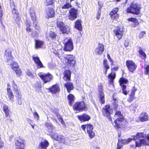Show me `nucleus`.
<instances>
[{"label":"nucleus","mask_w":149,"mask_h":149,"mask_svg":"<svg viewBox=\"0 0 149 149\" xmlns=\"http://www.w3.org/2000/svg\"><path fill=\"white\" fill-rule=\"evenodd\" d=\"M49 36L51 38H56V35L54 32L52 31H50L49 32Z\"/></svg>","instance_id":"obj_48"},{"label":"nucleus","mask_w":149,"mask_h":149,"mask_svg":"<svg viewBox=\"0 0 149 149\" xmlns=\"http://www.w3.org/2000/svg\"><path fill=\"white\" fill-rule=\"evenodd\" d=\"M140 9L141 7L140 5L137 3L133 2L130 6L127 8L126 11L128 13L138 15L139 14Z\"/></svg>","instance_id":"obj_2"},{"label":"nucleus","mask_w":149,"mask_h":149,"mask_svg":"<svg viewBox=\"0 0 149 149\" xmlns=\"http://www.w3.org/2000/svg\"><path fill=\"white\" fill-rule=\"evenodd\" d=\"M104 45L102 44L99 43L97 47L95 49V54L98 55H101L104 51Z\"/></svg>","instance_id":"obj_18"},{"label":"nucleus","mask_w":149,"mask_h":149,"mask_svg":"<svg viewBox=\"0 0 149 149\" xmlns=\"http://www.w3.org/2000/svg\"><path fill=\"white\" fill-rule=\"evenodd\" d=\"M113 33L118 39L120 40L123 35L124 30L122 28L117 27L113 30Z\"/></svg>","instance_id":"obj_14"},{"label":"nucleus","mask_w":149,"mask_h":149,"mask_svg":"<svg viewBox=\"0 0 149 149\" xmlns=\"http://www.w3.org/2000/svg\"><path fill=\"white\" fill-rule=\"evenodd\" d=\"M16 72V74L17 76H19L21 74V71L20 69L17 68L14 70Z\"/></svg>","instance_id":"obj_50"},{"label":"nucleus","mask_w":149,"mask_h":149,"mask_svg":"<svg viewBox=\"0 0 149 149\" xmlns=\"http://www.w3.org/2000/svg\"><path fill=\"white\" fill-rule=\"evenodd\" d=\"M57 116L59 119V121L61 122L62 124H63V122L61 116L59 115H58V114H57Z\"/></svg>","instance_id":"obj_54"},{"label":"nucleus","mask_w":149,"mask_h":149,"mask_svg":"<svg viewBox=\"0 0 149 149\" xmlns=\"http://www.w3.org/2000/svg\"><path fill=\"white\" fill-rule=\"evenodd\" d=\"M24 141L22 139L19 138V139L16 140L15 141V144L16 147H22L24 146Z\"/></svg>","instance_id":"obj_23"},{"label":"nucleus","mask_w":149,"mask_h":149,"mask_svg":"<svg viewBox=\"0 0 149 149\" xmlns=\"http://www.w3.org/2000/svg\"><path fill=\"white\" fill-rule=\"evenodd\" d=\"M0 148H2L3 146V142H0Z\"/></svg>","instance_id":"obj_63"},{"label":"nucleus","mask_w":149,"mask_h":149,"mask_svg":"<svg viewBox=\"0 0 149 149\" xmlns=\"http://www.w3.org/2000/svg\"><path fill=\"white\" fill-rule=\"evenodd\" d=\"M60 89L59 86L57 84L54 85L50 89V91L52 93H56L59 92Z\"/></svg>","instance_id":"obj_26"},{"label":"nucleus","mask_w":149,"mask_h":149,"mask_svg":"<svg viewBox=\"0 0 149 149\" xmlns=\"http://www.w3.org/2000/svg\"><path fill=\"white\" fill-rule=\"evenodd\" d=\"M81 127L82 130L85 131L86 129L87 132L90 138H92L94 136L95 134L92 130L93 127L91 125L88 124L82 125Z\"/></svg>","instance_id":"obj_5"},{"label":"nucleus","mask_w":149,"mask_h":149,"mask_svg":"<svg viewBox=\"0 0 149 149\" xmlns=\"http://www.w3.org/2000/svg\"><path fill=\"white\" fill-rule=\"evenodd\" d=\"M3 108L6 117H10V109L8 108V106L7 105H3Z\"/></svg>","instance_id":"obj_29"},{"label":"nucleus","mask_w":149,"mask_h":149,"mask_svg":"<svg viewBox=\"0 0 149 149\" xmlns=\"http://www.w3.org/2000/svg\"><path fill=\"white\" fill-rule=\"evenodd\" d=\"M36 64L37 65L38 68H41L43 67L42 64L40 61L39 62H38Z\"/></svg>","instance_id":"obj_53"},{"label":"nucleus","mask_w":149,"mask_h":149,"mask_svg":"<svg viewBox=\"0 0 149 149\" xmlns=\"http://www.w3.org/2000/svg\"><path fill=\"white\" fill-rule=\"evenodd\" d=\"M38 75L45 83L49 82L53 79V76L49 73L41 72L39 73Z\"/></svg>","instance_id":"obj_4"},{"label":"nucleus","mask_w":149,"mask_h":149,"mask_svg":"<svg viewBox=\"0 0 149 149\" xmlns=\"http://www.w3.org/2000/svg\"><path fill=\"white\" fill-rule=\"evenodd\" d=\"M107 59H105L103 61V65L104 69H108L109 68V66L107 63Z\"/></svg>","instance_id":"obj_41"},{"label":"nucleus","mask_w":149,"mask_h":149,"mask_svg":"<svg viewBox=\"0 0 149 149\" xmlns=\"http://www.w3.org/2000/svg\"><path fill=\"white\" fill-rule=\"evenodd\" d=\"M49 145V143L46 140H44L42 141L40 144V147L41 149H47Z\"/></svg>","instance_id":"obj_22"},{"label":"nucleus","mask_w":149,"mask_h":149,"mask_svg":"<svg viewBox=\"0 0 149 149\" xmlns=\"http://www.w3.org/2000/svg\"><path fill=\"white\" fill-rule=\"evenodd\" d=\"M100 99L102 104L104 103V93L102 92H100Z\"/></svg>","instance_id":"obj_36"},{"label":"nucleus","mask_w":149,"mask_h":149,"mask_svg":"<svg viewBox=\"0 0 149 149\" xmlns=\"http://www.w3.org/2000/svg\"><path fill=\"white\" fill-rule=\"evenodd\" d=\"M145 34V32H141L139 34V38H143Z\"/></svg>","instance_id":"obj_56"},{"label":"nucleus","mask_w":149,"mask_h":149,"mask_svg":"<svg viewBox=\"0 0 149 149\" xmlns=\"http://www.w3.org/2000/svg\"><path fill=\"white\" fill-rule=\"evenodd\" d=\"M35 41V48L36 49L42 48L43 45V42L38 40H36Z\"/></svg>","instance_id":"obj_31"},{"label":"nucleus","mask_w":149,"mask_h":149,"mask_svg":"<svg viewBox=\"0 0 149 149\" xmlns=\"http://www.w3.org/2000/svg\"><path fill=\"white\" fill-rule=\"evenodd\" d=\"M11 68L14 70L19 68V66L17 63L13 62L11 63Z\"/></svg>","instance_id":"obj_38"},{"label":"nucleus","mask_w":149,"mask_h":149,"mask_svg":"<svg viewBox=\"0 0 149 149\" xmlns=\"http://www.w3.org/2000/svg\"><path fill=\"white\" fill-rule=\"evenodd\" d=\"M34 116L35 118L37 120L39 119V116L37 112H35L34 113Z\"/></svg>","instance_id":"obj_60"},{"label":"nucleus","mask_w":149,"mask_h":149,"mask_svg":"<svg viewBox=\"0 0 149 149\" xmlns=\"http://www.w3.org/2000/svg\"><path fill=\"white\" fill-rule=\"evenodd\" d=\"M145 68V74H148L149 72V65H146V64L144 65Z\"/></svg>","instance_id":"obj_46"},{"label":"nucleus","mask_w":149,"mask_h":149,"mask_svg":"<svg viewBox=\"0 0 149 149\" xmlns=\"http://www.w3.org/2000/svg\"><path fill=\"white\" fill-rule=\"evenodd\" d=\"M127 82V80L124 78H121L120 80V85L122 88V93L126 95L129 93V91L125 90L126 86L124 84H126Z\"/></svg>","instance_id":"obj_13"},{"label":"nucleus","mask_w":149,"mask_h":149,"mask_svg":"<svg viewBox=\"0 0 149 149\" xmlns=\"http://www.w3.org/2000/svg\"><path fill=\"white\" fill-rule=\"evenodd\" d=\"M128 20L130 21L133 22V23H134V27L137 26L139 24L138 19L136 18L131 17Z\"/></svg>","instance_id":"obj_35"},{"label":"nucleus","mask_w":149,"mask_h":149,"mask_svg":"<svg viewBox=\"0 0 149 149\" xmlns=\"http://www.w3.org/2000/svg\"><path fill=\"white\" fill-rule=\"evenodd\" d=\"M3 15V12L2 10L0 9V21L1 24H2V18Z\"/></svg>","instance_id":"obj_58"},{"label":"nucleus","mask_w":149,"mask_h":149,"mask_svg":"<svg viewBox=\"0 0 149 149\" xmlns=\"http://www.w3.org/2000/svg\"><path fill=\"white\" fill-rule=\"evenodd\" d=\"M139 53L141 56V57L143 58L144 59L146 58V54L141 49H140L139 51Z\"/></svg>","instance_id":"obj_44"},{"label":"nucleus","mask_w":149,"mask_h":149,"mask_svg":"<svg viewBox=\"0 0 149 149\" xmlns=\"http://www.w3.org/2000/svg\"><path fill=\"white\" fill-rule=\"evenodd\" d=\"M57 26L63 33L68 34L70 32V27L69 26L65 25L63 22H58Z\"/></svg>","instance_id":"obj_8"},{"label":"nucleus","mask_w":149,"mask_h":149,"mask_svg":"<svg viewBox=\"0 0 149 149\" xmlns=\"http://www.w3.org/2000/svg\"><path fill=\"white\" fill-rule=\"evenodd\" d=\"M11 51L9 49H7L5 53V58H6L8 61L12 59L11 55Z\"/></svg>","instance_id":"obj_27"},{"label":"nucleus","mask_w":149,"mask_h":149,"mask_svg":"<svg viewBox=\"0 0 149 149\" xmlns=\"http://www.w3.org/2000/svg\"><path fill=\"white\" fill-rule=\"evenodd\" d=\"M65 61L68 67H73L76 63L74 57L72 55H69L64 58Z\"/></svg>","instance_id":"obj_6"},{"label":"nucleus","mask_w":149,"mask_h":149,"mask_svg":"<svg viewBox=\"0 0 149 149\" xmlns=\"http://www.w3.org/2000/svg\"><path fill=\"white\" fill-rule=\"evenodd\" d=\"M118 11V8H115L113 9L112 11L110 12V15L112 18L116 19L118 17V15L116 14Z\"/></svg>","instance_id":"obj_24"},{"label":"nucleus","mask_w":149,"mask_h":149,"mask_svg":"<svg viewBox=\"0 0 149 149\" xmlns=\"http://www.w3.org/2000/svg\"><path fill=\"white\" fill-rule=\"evenodd\" d=\"M134 95H132L130 93L129 97L127 99L128 102H131L134 99Z\"/></svg>","instance_id":"obj_45"},{"label":"nucleus","mask_w":149,"mask_h":149,"mask_svg":"<svg viewBox=\"0 0 149 149\" xmlns=\"http://www.w3.org/2000/svg\"><path fill=\"white\" fill-rule=\"evenodd\" d=\"M26 73L29 76H31L32 75V73L29 70L27 71Z\"/></svg>","instance_id":"obj_61"},{"label":"nucleus","mask_w":149,"mask_h":149,"mask_svg":"<svg viewBox=\"0 0 149 149\" xmlns=\"http://www.w3.org/2000/svg\"><path fill=\"white\" fill-rule=\"evenodd\" d=\"M53 0H46L45 3L47 6L52 4L54 3Z\"/></svg>","instance_id":"obj_47"},{"label":"nucleus","mask_w":149,"mask_h":149,"mask_svg":"<svg viewBox=\"0 0 149 149\" xmlns=\"http://www.w3.org/2000/svg\"><path fill=\"white\" fill-rule=\"evenodd\" d=\"M136 90L137 89L135 87H133L130 93L132 94V95H135V93L136 91Z\"/></svg>","instance_id":"obj_55"},{"label":"nucleus","mask_w":149,"mask_h":149,"mask_svg":"<svg viewBox=\"0 0 149 149\" xmlns=\"http://www.w3.org/2000/svg\"><path fill=\"white\" fill-rule=\"evenodd\" d=\"M132 140V139L129 138L127 139H124L121 141H122L123 144H125L129 143Z\"/></svg>","instance_id":"obj_43"},{"label":"nucleus","mask_w":149,"mask_h":149,"mask_svg":"<svg viewBox=\"0 0 149 149\" xmlns=\"http://www.w3.org/2000/svg\"><path fill=\"white\" fill-rule=\"evenodd\" d=\"M145 136V134L143 133H137L136 135V139H139Z\"/></svg>","instance_id":"obj_42"},{"label":"nucleus","mask_w":149,"mask_h":149,"mask_svg":"<svg viewBox=\"0 0 149 149\" xmlns=\"http://www.w3.org/2000/svg\"><path fill=\"white\" fill-rule=\"evenodd\" d=\"M78 10L75 8H71L69 10L68 18L71 20H75L77 17Z\"/></svg>","instance_id":"obj_7"},{"label":"nucleus","mask_w":149,"mask_h":149,"mask_svg":"<svg viewBox=\"0 0 149 149\" xmlns=\"http://www.w3.org/2000/svg\"><path fill=\"white\" fill-rule=\"evenodd\" d=\"M123 144L121 141H119L117 143V149H119L120 148L123 146Z\"/></svg>","instance_id":"obj_51"},{"label":"nucleus","mask_w":149,"mask_h":149,"mask_svg":"<svg viewBox=\"0 0 149 149\" xmlns=\"http://www.w3.org/2000/svg\"><path fill=\"white\" fill-rule=\"evenodd\" d=\"M71 72L69 70H65L64 72L63 79L66 81L70 80Z\"/></svg>","instance_id":"obj_21"},{"label":"nucleus","mask_w":149,"mask_h":149,"mask_svg":"<svg viewBox=\"0 0 149 149\" xmlns=\"http://www.w3.org/2000/svg\"><path fill=\"white\" fill-rule=\"evenodd\" d=\"M118 67H115L113 68L112 70H117L118 69Z\"/></svg>","instance_id":"obj_62"},{"label":"nucleus","mask_w":149,"mask_h":149,"mask_svg":"<svg viewBox=\"0 0 149 149\" xmlns=\"http://www.w3.org/2000/svg\"><path fill=\"white\" fill-rule=\"evenodd\" d=\"M10 84H8V87L7 88L8 92L7 94L10 100L13 102L14 95L13 92L10 90Z\"/></svg>","instance_id":"obj_25"},{"label":"nucleus","mask_w":149,"mask_h":149,"mask_svg":"<svg viewBox=\"0 0 149 149\" xmlns=\"http://www.w3.org/2000/svg\"><path fill=\"white\" fill-rule=\"evenodd\" d=\"M12 88L13 91H15L16 94H19L20 93L18 91L17 89V86L15 84L14 81H13L12 82Z\"/></svg>","instance_id":"obj_33"},{"label":"nucleus","mask_w":149,"mask_h":149,"mask_svg":"<svg viewBox=\"0 0 149 149\" xmlns=\"http://www.w3.org/2000/svg\"><path fill=\"white\" fill-rule=\"evenodd\" d=\"M77 117L80 121L83 122L88 121L91 118L89 116L86 114H83L80 116H78Z\"/></svg>","instance_id":"obj_20"},{"label":"nucleus","mask_w":149,"mask_h":149,"mask_svg":"<svg viewBox=\"0 0 149 149\" xmlns=\"http://www.w3.org/2000/svg\"><path fill=\"white\" fill-rule=\"evenodd\" d=\"M65 86L67 88L68 93H70L71 90L73 89V86L72 83L68 82L65 84Z\"/></svg>","instance_id":"obj_30"},{"label":"nucleus","mask_w":149,"mask_h":149,"mask_svg":"<svg viewBox=\"0 0 149 149\" xmlns=\"http://www.w3.org/2000/svg\"><path fill=\"white\" fill-rule=\"evenodd\" d=\"M116 77V74L114 72H111L109 74L108 78L109 79V83L110 84H113V80Z\"/></svg>","instance_id":"obj_28"},{"label":"nucleus","mask_w":149,"mask_h":149,"mask_svg":"<svg viewBox=\"0 0 149 149\" xmlns=\"http://www.w3.org/2000/svg\"><path fill=\"white\" fill-rule=\"evenodd\" d=\"M101 7L100 6L99 9L97 10V19H98L100 18L101 14L100 12H101Z\"/></svg>","instance_id":"obj_52"},{"label":"nucleus","mask_w":149,"mask_h":149,"mask_svg":"<svg viewBox=\"0 0 149 149\" xmlns=\"http://www.w3.org/2000/svg\"><path fill=\"white\" fill-rule=\"evenodd\" d=\"M71 7V5L70 3H67L62 6V9H68Z\"/></svg>","instance_id":"obj_49"},{"label":"nucleus","mask_w":149,"mask_h":149,"mask_svg":"<svg viewBox=\"0 0 149 149\" xmlns=\"http://www.w3.org/2000/svg\"><path fill=\"white\" fill-rule=\"evenodd\" d=\"M45 125L48 128L52 130L55 128V127L52 124L49 122L46 123Z\"/></svg>","instance_id":"obj_37"},{"label":"nucleus","mask_w":149,"mask_h":149,"mask_svg":"<svg viewBox=\"0 0 149 149\" xmlns=\"http://www.w3.org/2000/svg\"><path fill=\"white\" fill-rule=\"evenodd\" d=\"M149 116L148 114L145 112H143L139 116V117L136 118V120L137 122L140 121L143 122L148 120Z\"/></svg>","instance_id":"obj_15"},{"label":"nucleus","mask_w":149,"mask_h":149,"mask_svg":"<svg viewBox=\"0 0 149 149\" xmlns=\"http://www.w3.org/2000/svg\"><path fill=\"white\" fill-rule=\"evenodd\" d=\"M73 49V43L72 40L69 39L68 42L65 44L64 50L66 51H71Z\"/></svg>","instance_id":"obj_16"},{"label":"nucleus","mask_w":149,"mask_h":149,"mask_svg":"<svg viewBox=\"0 0 149 149\" xmlns=\"http://www.w3.org/2000/svg\"><path fill=\"white\" fill-rule=\"evenodd\" d=\"M136 146L140 147L142 145H149V135L147 136V139L138 140L135 142Z\"/></svg>","instance_id":"obj_11"},{"label":"nucleus","mask_w":149,"mask_h":149,"mask_svg":"<svg viewBox=\"0 0 149 149\" xmlns=\"http://www.w3.org/2000/svg\"><path fill=\"white\" fill-rule=\"evenodd\" d=\"M74 96L72 94H69L68 96V99L69 100V104L70 106L72 105V104L74 102Z\"/></svg>","instance_id":"obj_34"},{"label":"nucleus","mask_w":149,"mask_h":149,"mask_svg":"<svg viewBox=\"0 0 149 149\" xmlns=\"http://www.w3.org/2000/svg\"><path fill=\"white\" fill-rule=\"evenodd\" d=\"M29 12L32 20L33 22V25L34 27L35 28L38 29V23L36 21V14L33 9L32 8H30L29 10Z\"/></svg>","instance_id":"obj_9"},{"label":"nucleus","mask_w":149,"mask_h":149,"mask_svg":"<svg viewBox=\"0 0 149 149\" xmlns=\"http://www.w3.org/2000/svg\"><path fill=\"white\" fill-rule=\"evenodd\" d=\"M126 64L129 70L132 73L134 72L137 67L136 64L131 60L127 61Z\"/></svg>","instance_id":"obj_10"},{"label":"nucleus","mask_w":149,"mask_h":149,"mask_svg":"<svg viewBox=\"0 0 149 149\" xmlns=\"http://www.w3.org/2000/svg\"><path fill=\"white\" fill-rule=\"evenodd\" d=\"M32 58L36 64L38 63V62H39L40 61L37 54L33 55L32 56Z\"/></svg>","instance_id":"obj_39"},{"label":"nucleus","mask_w":149,"mask_h":149,"mask_svg":"<svg viewBox=\"0 0 149 149\" xmlns=\"http://www.w3.org/2000/svg\"><path fill=\"white\" fill-rule=\"evenodd\" d=\"M114 117L116 118H118L114 121V123L115 124L114 126L117 128H119L121 126L122 123L124 120V119L123 117V115L121 114L120 110L116 111Z\"/></svg>","instance_id":"obj_3"},{"label":"nucleus","mask_w":149,"mask_h":149,"mask_svg":"<svg viewBox=\"0 0 149 149\" xmlns=\"http://www.w3.org/2000/svg\"><path fill=\"white\" fill-rule=\"evenodd\" d=\"M51 137L55 140L58 141L61 143L67 145L70 142V140L67 137H65L64 136L57 133L53 132L50 135Z\"/></svg>","instance_id":"obj_1"},{"label":"nucleus","mask_w":149,"mask_h":149,"mask_svg":"<svg viewBox=\"0 0 149 149\" xmlns=\"http://www.w3.org/2000/svg\"><path fill=\"white\" fill-rule=\"evenodd\" d=\"M55 15V12L52 8L48 7L46 9V16L47 18L53 17Z\"/></svg>","instance_id":"obj_17"},{"label":"nucleus","mask_w":149,"mask_h":149,"mask_svg":"<svg viewBox=\"0 0 149 149\" xmlns=\"http://www.w3.org/2000/svg\"><path fill=\"white\" fill-rule=\"evenodd\" d=\"M114 108L115 109H116V110H117L118 109H119V110H120V108L121 107L120 106L118 105L117 104H115L114 105Z\"/></svg>","instance_id":"obj_57"},{"label":"nucleus","mask_w":149,"mask_h":149,"mask_svg":"<svg viewBox=\"0 0 149 149\" xmlns=\"http://www.w3.org/2000/svg\"><path fill=\"white\" fill-rule=\"evenodd\" d=\"M86 106L83 102H77L75 103L73 106L74 110L76 111L83 110L85 109Z\"/></svg>","instance_id":"obj_12"},{"label":"nucleus","mask_w":149,"mask_h":149,"mask_svg":"<svg viewBox=\"0 0 149 149\" xmlns=\"http://www.w3.org/2000/svg\"><path fill=\"white\" fill-rule=\"evenodd\" d=\"M111 109L109 105H106L104 108H103L102 110V112L104 116L110 117V115Z\"/></svg>","instance_id":"obj_19"},{"label":"nucleus","mask_w":149,"mask_h":149,"mask_svg":"<svg viewBox=\"0 0 149 149\" xmlns=\"http://www.w3.org/2000/svg\"><path fill=\"white\" fill-rule=\"evenodd\" d=\"M35 86L36 88H40L41 86L40 83L38 82L36 83L35 84Z\"/></svg>","instance_id":"obj_59"},{"label":"nucleus","mask_w":149,"mask_h":149,"mask_svg":"<svg viewBox=\"0 0 149 149\" xmlns=\"http://www.w3.org/2000/svg\"><path fill=\"white\" fill-rule=\"evenodd\" d=\"M18 96L17 97V103L19 105H21L22 104V101L21 100L22 95L21 93H19V94H17Z\"/></svg>","instance_id":"obj_40"},{"label":"nucleus","mask_w":149,"mask_h":149,"mask_svg":"<svg viewBox=\"0 0 149 149\" xmlns=\"http://www.w3.org/2000/svg\"><path fill=\"white\" fill-rule=\"evenodd\" d=\"M75 27L79 30L80 31H82V27L81 24V21L80 20H78L76 22Z\"/></svg>","instance_id":"obj_32"},{"label":"nucleus","mask_w":149,"mask_h":149,"mask_svg":"<svg viewBox=\"0 0 149 149\" xmlns=\"http://www.w3.org/2000/svg\"><path fill=\"white\" fill-rule=\"evenodd\" d=\"M107 70L108 69H104V73L105 74H107Z\"/></svg>","instance_id":"obj_64"}]
</instances>
